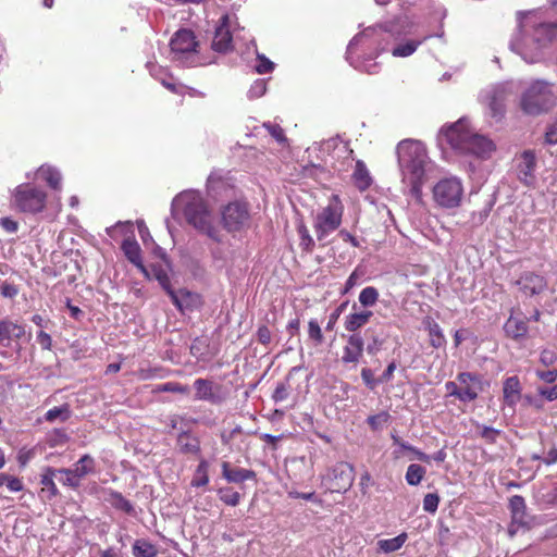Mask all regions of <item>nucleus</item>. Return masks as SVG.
Instances as JSON below:
<instances>
[{
  "label": "nucleus",
  "mask_w": 557,
  "mask_h": 557,
  "mask_svg": "<svg viewBox=\"0 0 557 557\" xmlns=\"http://www.w3.org/2000/svg\"><path fill=\"white\" fill-rule=\"evenodd\" d=\"M411 26L412 22L409 21L407 15L397 16L392 21L370 26L349 41L346 59L358 71L370 75L376 74L379 73L380 64L376 62L371 63L370 61L380 51L384 50V47H381L382 34L387 33L393 36L406 35L410 32Z\"/></svg>",
  "instance_id": "nucleus-1"
},
{
  "label": "nucleus",
  "mask_w": 557,
  "mask_h": 557,
  "mask_svg": "<svg viewBox=\"0 0 557 557\" xmlns=\"http://www.w3.org/2000/svg\"><path fill=\"white\" fill-rule=\"evenodd\" d=\"M531 12H517V29L520 34L530 30L521 40L512 39L509 44L511 51L519 54L527 63L541 62L552 41L557 37V23L532 22Z\"/></svg>",
  "instance_id": "nucleus-2"
},
{
  "label": "nucleus",
  "mask_w": 557,
  "mask_h": 557,
  "mask_svg": "<svg viewBox=\"0 0 557 557\" xmlns=\"http://www.w3.org/2000/svg\"><path fill=\"white\" fill-rule=\"evenodd\" d=\"M398 164L403 180L409 183V194L417 200L422 199V185L429 158L422 143L405 139L397 146Z\"/></svg>",
  "instance_id": "nucleus-3"
},
{
  "label": "nucleus",
  "mask_w": 557,
  "mask_h": 557,
  "mask_svg": "<svg viewBox=\"0 0 557 557\" xmlns=\"http://www.w3.org/2000/svg\"><path fill=\"white\" fill-rule=\"evenodd\" d=\"M440 139L446 143L455 150L465 154H473L485 159L495 149L492 140L485 136L473 133L468 120L460 119L448 127H443L440 132Z\"/></svg>",
  "instance_id": "nucleus-4"
},
{
  "label": "nucleus",
  "mask_w": 557,
  "mask_h": 557,
  "mask_svg": "<svg viewBox=\"0 0 557 557\" xmlns=\"http://www.w3.org/2000/svg\"><path fill=\"white\" fill-rule=\"evenodd\" d=\"M172 209H182L188 224L206 234L212 240L216 243L222 242L221 233L212 225L211 214L200 194L195 191L180 194L173 199Z\"/></svg>",
  "instance_id": "nucleus-5"
},
{
  "label": "nucleus",
  "mask_w": 557,
  "mask_h": 557,
  "mask_svg": "<svg viewBox=\"0 0 557 557\" xmlns=\"http://www.w3.org/2000/svg\"><path fill=\"white\" fill-rule=\"evenodd\" d=\"M555 104V95L550 85L542 79L532 82L521 94L520 108L528 115L548 112Z\"/></svg>",
  "instance_id": "nucleus-6"
},
{
  "label": "nucleus",
  "mask_w": 557,
  "mask_h": 557,
  "mask_svg": "<svg viewBox=\"0 0 557 557\" xmlns=\"http://www.w3.org/2000/svg\"><path fill=\"white\" fill-rule=\"evenodd\" d=\"M47 193L39 186L27 182L17 185L12 191V205L26 214H37L45 210Z\"/></svg>",
  "instance_id": "nucleus-7"
},
{
  "label": "nucleus",
  "mask_w": 557,
  "mask_h": 557,
  "mask_svg": "<svg viewBox=\"0 0 557 557\" xmlns=\"http://www.w3.org/2000/svg\"><path fill=\"white\" fill-rule=\"evenodd\" d=\"M447 396H453L461 403H472L484 389L481 375L472 372H460L456 381L445 383Z\"/></svg>",
  "instance_id": "nucleus-8"
},
{
  "label": "nucleus",
  "mask_w": 557,
  "mask_h": 557,
  "mask_svg": "<svg viewBox=\"0 0 557 557\" xmlns=\"http://www.w3.org/2000/svg\"><path fill=\"white\" fill-rule=\"evenodd\" d=\"M160 283L180 312H193L203 306L202 296L188 287L181 286L180 281H160Z\"/></svg>",
  "instance_id": "nucleus-9"
},
{
  "label": "nucleus",
  "mask_w": 557,
  "mask_h": 557,
  "mask_svg": "<svg viewBox=\"0 0 557 557\" xmlns=\"http://www.w3.org/2000/svg\"><path fill=\"white\" fill-rule=\"evenodd\" d=\"M198 42L190 29H178L170 41L173 60L183 66L197 65L196 53Z\"/></svg>",
  "instance_id": "nucleus-10"
},
{
  "label": "nucleus",
  "mask_w": 557,
  "mask_h": 557,
  "mask_svg": "<svg viewBox=\"0 0 557 557\" xmlns=\"http://www.w3.org/2000/svg\"><path fill=\"white\" fill-rule=\"evenodd\" d=\"M223 227L228 233H242L250 227L251 214L249 203L244 200H234L223 207L221 211Z\"/></svg>",
  "instance_id": "nucleus-11"
},
{
  "label": "nucleus",
  "mask_w": 557,
  "mask_h": 557,
  "mask_svg": "<svg viewBox=\"0 0 557 557\" xmlns=\"http://www.w3.org/2000/svg\"><path fill=\"white\" fill-rule=\"evenodd\" d=\"M463 196V186L457 177H446L438 181L433 187L435 202L446 209L460 206Z\"/></svg>",
  "instance_id": "nucleus-12"
},
{
  "label": "nucleus",
  "mask_w": 557,
  "mask_h": 557,
  "mask_svg": "<svg viewBox=\"0 0 557 557\" xmlns=\"http://www.w3.org/2000/svg\"><path fill=\"white\" fill-rule=\"evenodd\" d=\"M343 209L341 206L329 205L318 213L314 223L317 239L324 240L330 233L337 230L342 222Z\"/></svg>",
  "instance_id": "nucleus-13"
},
{
  "label": "nucleus",
  "mask_w": 557,
  "mask_h": 557,
  "mask_svg": "<svg viewBox=\"0 0 557 557\" xmlns=\"http://www.w3.org/2000/svg\"><path fill=\"white\" fill-rule=\"evenodd\" d=\"M354 479V467L347 462H338L327 475L329 490L332 493H345L352 486Z\"/></svg>",
  "instance_id": "nucleus-14"
},
{
  "label": "nucleus",
  "mask_w": 557,
  "mask_h": 557,
  "mask_svg": "<svg viewBox=\"0 0 557 557\" xmlns=\"http://www.w3.org/2000/svg\"><path fill=\"white\" fill-rule=\"evenodd\" d=\"M364 341L360 333L351 334L347 337L346 344L343 347V355L341 361L344 364L356 366L363 356Z\"/></svg>",
  "instance_id": "nucleus-15"
},
{
  "label": "nucleus",
  "mask_w": 557,
  "mask_h": 557,
  "mask_svg": "<svg viewBox=\"0 0 557 557\" xmlns=\"http://www.w3.org/2000/svg\"><path fill=\"white\" fill-rule=\"evenodd\" d=\"M536 157L534 151L525 150L520 156L517 165L518 180L525 186H532L535 182Z\"/></svg>",
  "instance_id": "nucleus-16"
},
{
  "label": "nucleus",
  "mask_w": 557,
  "mask_h": 557,
  "mask_svg": "<svg viewBox=\"0 0 557 557\" xmlns=\"http://www.w3.org/2000/svg\"><path fill=\"white\" fill-rule=\"evenodd\" d=\"M26 334L25 326L21 323L13 322L10 319L0 321V345L11 347L13 342H17Z\"/></svg>",
  "instance_id": "nucleus-17"
},
{
  "label": "nucleus",
  "mask_w": 557,
  "mask_h": 557,
  "mask_svg": "<svg viewBox=\"0 0 557 557\" xmlns=\"http://www.w3.org/2000/svg\"><path fill=\"white\" fill-rule=\"evenodd\" d=\"M504 332L508 338L520 342L527 338L529 332L528 318L515 315L513 310L504 324Z\"/></svg>",
  "instance_id": "nucleus-18"
},
{
  "label": "nucleus",
  "mask_w": 557,
  "mask_h": 557,
  "mask_svg": "<svg viewBox=\"0 0 557 557\" xmlns=\"http://www.w3.org/2000/svg\"><path fill=\"white\" fill-rule=\"evenodd\" d=\"M227 22H228V16L223 15L221 17L220 25L215 29L214 37H213V40L211 44V47L214 51L225 53L233 49V46H232L233 38H232V34L230 32V28L227 26Z\"/></svg>",
  "instance_id": "nucleus-19"
},
{
  "label": "nucleus",
  "mask_w": 557,
  "mask_h": 557,
  "mask_svg": "<svg viewBox=\"0 0 557 557\" xmlns=\"http://www.w3.org/2000/svg\"><path fill=\"white\" fill-rule=\"evenodd\" d=\"M153 261L149 264L154 278H170L173 274L172 265L165 250L159 246L153 249Z\"/></svg>",
  "instance_id": "nucleus-20"
},
{
  "label": "nucleus",
  "mask_w": 557,
  "mask_h": 557,
  "mask_svg": "<svg viewBox=\"0 0 557 557\" xmlns=\"http://www.w3.org/2000/svg\"><path fill=\"white\" fill-rule=\"evenodd\" d=\"M508 87L506 85H498L493 88L488 95V109L493 117H502L505 113V102L508 97Z\"/></svg>",
  "instance_id": "nucleus-21"
},
{
  "label": "nucleus",
  "mask_w": 557,
  "mask_h": 557,
  "mask_svg": "<svg viewBox=\"0 0 557 557\" xmlns=\"http://www.w3.org/2000/svg\"><path fill=\"white\" fill-rule=\"evenodd\" d=\"M121 248L125 257L140 270V272L146 276V278H150V272L148 270V267L143 263L141 249L138 243L135 239L126 238L123 240Z\"/></svg>",
  "instance_id": "nucleus-22"
},
{
  "label": "nucleus",
  "mask_w": 557,
  "mask_h": 557,
  "mask_svg": "<svg viewBox=\"0 0 557 557\" xmlns=\"http://www.w3.org/2000/svg\"><path fill=\"white\" fill-rule=\"evenodd\" d=\"M222 475L230 483H242L247 480H256L257 473L250 469L231 468L227 461L222 462Z\"/></svg>",
  "instance_id": "nucleus-23"
},
{
  "label": "nucleus",
  "mask_w": 557,
  "mask_h": 557,
  "mask_svg": "<svg viewBox=\"0 0 557 557\" xmlns=\"http://www.w3.org/2000/svg\"><path fill=\"white\" fill-rule=\"evenodd\" d=\"M37 178L47 183V185L53 190H61L62 187V175L61 172L49 164H42L36 171Z\"/></svg>",
  "instance_id": "nucleus-24"
},
{
  "label": "nucleus",
  "mask_w": 557,
  "mask_h": 557,
  "mask_svg": "<svg viewBox=\"0 0 557 557\" xmlns=\"http://www.w3.org/2000/svg\"><path fill=\"white\" fill-rule=\"evenodd\" d=\"M504 401L510 407L516 406L521 396V384L518 376H509L503 384Z\"/></svg>",
  "instance_id": "nucleus-25"
},
{
  "label": "nucleus",
  "mask_w": 557,
  "mask_h": 557,
  "mask_svg": "<svg viewBox=\"0 0 557 557\" xmlns=\"http://www.w3.org/2000/svg\"><path fill=\"white\" fill-rule=\"evenodd\" d=\"M177 446L180 451L187 455L200 454V441L188 431H183L177 436Z\"/></svg>",
  "instance_id": "nucleus-26"
},
{
  "label": "nucleus",
  "mask_w": 557,
  "mask_h": 557,
  "mask_svg": "<svg viewBox=\"0 0 557 557\" xmlns=\"http://www.w3.org/2000/svg\"><path fill=\"white\" fill-rule=\"evenodd\" d=\"M372 315L373 313L370 310L349 313L345 318L344 327L346 331L355 334L370 321Z\"/></svg>",
  "instance_id": "nucleus-27"
},
{
  "label": "nucleus",
  "mask_w": 557,
  "mask_h": 557,
  "mask_svg": "<svg viewBox=\"0 0 557 557\" xmlns=\"http://www.w3.org/2000/svg\"><path fill=\"white\" fill-rule=\"evenodd\" d=\"M170 370L162 367V366H147V367H139L135 372L134 375L139 381H149L153 379H164L169 376Z\"/></svg>",
  "instance_id": "nucleus-28"
},
{
  "label": "nucleus",
  "mask_w": 557,
  "mask_h": 557,
  "mask_svg": "<svg viewBox=\"0 0 557 557\" xmlns=\"http://www.w3.org/2000/svg\"><path fill=\"white\" fill-rule=\"evenodd\" d=\"M509 508H510L511 518H512L511 528H513L515 524L524 525L525 524V521H524L525 508H527L524 498L520 495H513L509 499Z\"/></svg>",
  "instance_id": "nucleus-29"
},
{
  "label": "nucleus",
  "mask_w": 557,
  "mask_h": 557,
  "mask_svg": "<svg viewBox=\"0 0 557 557\" xmlns=\"http://www.w3.org/2000/svg\"><path fill=\"white\" fill-rule=\"evenodd\" d=\"M213 382L210 380L201 377L197 379L194 382V387L196 391L195 399L216 403V397L213 393Z\"/></svg>",
  "instance_id": "nucleus-30"
},
{
  "label": "nucleus",
  "mask_w": 557,
  "mask_h": 557,
  "mask_svg": "<svg viewBox=\"0 0 557 557\" xmlns=\"http://www.w3.org/2000/svg\"><path fill=\"white\" fill-rule=\"evenodd\" d=\"M59 474L58 469L47 467L40 475L41 492H48V498L52 499L59 495V490L54 483V478Z\"/></svg>",
  "instance_id": "nucleus-31"
},
{
  "label": "nucleus",
  "mask_w": 557,
  "mask_h": 557,
  "mask_svg": "<svg viewBox=\"0 0 557 557\" xmlns=\"http://www.w3.org/2000/svg\"><path fill=\"white\" fill-rule=\"evenodd\" d=\"M352 180L360 190H366L371 185L372 178L363 161L358 160L356 162Z\"/></svg>",
  "instance_id": "nucleus-32"
},
{
  "label": "nucleus",
  "mask_w": 557,
  "mask_h": 557,
  "mask_svg": "<svg viewBox=\"0 0 557 557\" xmlns=\"http://www.w3.org/2000/svg\"><path fill=\"white\" fill-rule=\"evenodd\" d=\"M76 476L83 480L85 476L95 473L96 471V461L94 457L88 454L83 455L74 465L72 469Z\"/></svg>",
  "instance_id": "nucleus-33"
},
{
  "label": "nucleus",
  "mask_w": 557,
  "mask_h": 557,
  "mask_svg": "<svg viewBox=\"0 0 557 557\" xmlns=\"http://www.w3.org/2000/svg\"><path fill=\"white\" fill-rule=\"evenodd\" d=\"M431 37H432V35H425L419 40H409L407 42L399 44L393 48L392 54H393V57H396V58L409 57L416 52V50L422 42H424L425 40H428Z\"/></svg>",
  "instance_id": "nucleus-34"
},
{
  "label": "nucleus",
  "mask_w": 557,
  "mask_h": 557,
  "mask_svg": "<svg viewBox=\"0 0 557 557\" xmlns=\"http://www.w3.org/2000/svg\"><path fill=\"white\" fill-rule=\"evenodd\" d=\"M133 555L134 557H156L158 548L149 541L139 539L133 544Z\"/></svg>",
  "instance_id": "nucleus-35"
},
{
  "label": "nucleus",
  "mask_w": 557,
  "mask_h": 557,
  "mask_svg": "<svg viewBox=\"0 0 557 557\" xmlns=\"http://www.w3.org/2000/svg\"><path fill=\"white\" fill-rule=\"evenodd\" d=\"M407 539H408L407 533L403 532L393 539L380 540L377 542V546L382 552H384L386 554L394 553L404 546Z\"/></svg>",
  "instance_id": "nucleus-36"
},
{
  "label": "nucleus",
  "mask_w": 557,
  "mask_h": 557,
  "mask_svg": "<svg viewBox=\"0 0 557 557\" xmlns=\"http://www.w3.org/2000/svg\"><path fill=\"white\" fill-rule=\"evenodd\" d=\"M208 469H209L208 461L205 459H201L199 465L196 468L195 476L191 480V483H190L191 486L201 487V486H206L209 483Z\"/></svg>",
  "instance_id": "nucleus-37"
},
{
  "label": "nucleus",
  "mask_w": 557,
  "mask_h": 557,
  "mask_svg": "<svg viewBox=\"0 0 557 557\" xmlns=\"http://www.w3.org/2000/svg\"><path fill=\"white\" fill-rule=\"evenodd\" d=\"M430 344L434 348H441L446 344V338L436 322H428Z\"/></svg>",
  "instance_id": "nucleus-38"
},
{
  "label": "nucleus",
  "mask_w": 557,
  "mask_h": 557,
  "mask_svg": "<svg viewBox=\"0 0 557 557\" xmlns=\"http://www.w3.org/2000/svg\"><path fill=\"white\" fill-rule=\"evenodd\" d=\"M425 473L426 471L422 466L418 463H411L407 468L405 478L409 485L416 486L421 483Z\"/></svg>",
  "instance_id": "nucleus-39"
},
{
  "label": "nucleus",
  "mask_w": 557,
  "mask_h": 557,
  "mask_svg": "<svg viewBox=\"0 0 557 557\" xmlns=\"http://www.w3.org/2000/svg\"><path fill=\"white\" fill-rule=\"evenodd\" d=\"M151 392H152V394L176 393V394L186 395L189 393V387L187 385H183L178 382H166L163 384L156 385Z\"/></svg>",
  "instance_id": "nucleus-40"
},
{
  "label": "nucleus",
  "mask_w": 557,
  "mask_h": 557,
  "mask_svg": "<svg viewBox=\"0 0 557 557\" xmlns=\"http://www.w3.org/2000/svg\"><path fill=\"white\" fill-rule=\"evenodd\" d=\"M71 417L70 406L64 404L60 407H53L49 409L45 414V420L48 422H54L55 420L66 421Z\"/></svg>",
  "instance_id": "nucleus-41"
},
{
  "label": "nucleus",
  "mask_w": 557,
  "mask_h": 557,
  "mask_svg": "<svg viewBox=\"0 0 557 557\" xmlns=\"http://www.w3.org/2000/svg\"><path fill=\"white\" fill-rule=\"evenodd\" d=\"M392 440L394 444L399 445V447L404 450H408L412 453L416 458L422 462L430 463L431 462V456L426 455L425 453L419 450L414 446L401 441L397 435L392 434Z\"/></svg>",
  "instance_id": "nucleus-42"
},
{
  "label": "nucleus",
  "mask_w": 557,
  "mask_h": 557,
  "mask_svg": "<svg viewBox=\"0 0 557 557\" xmlns=\"http://www.w3.org/2000/svg\"><path fill=\"white\" fill-rule=\"evenodd\" d=\"M219 498L227 506H237L240 502V494L232 487H222L218 491Z\"/></svg>",
  "instance_id": "nucleus-43"
},
{
  "label": "nucleus",
  "mask_w": 557,
  "mask_h": 557,
  "mask_svg": "<svg viewBox=\"0 0 557 557\" xmlns=\"http://www.w3.org/2000/svg\"><path fill=\"white\" fill-rule=\"evenodd\" d=\"M110 502L114 508L120 509L125 513H131L134 510L132 503L126 499L120 492H111Z\"/></svg>",
  "instance_id": "nucleus-44"
},
{
  "label": "nucleus",
  "mask_w": 557,
  "mask_h": 557,
  "mask_svg": "<svg viewBox=\"0 0 557 557\" xmlns=\"http://www.w3.org/2000/svg\"><path fill=\"white\" fill-rule=\"evenodd\" d=\"M13 397V382L7 376L0 375V405Z\"/></svg>",
  "instance_id": "nucleus-45"
},
{
  "label": "nucleus",
  "mask_w": 557,
  "mask_h": 557,
  "mask_svg": "<svg viewBox=\"0 0 557 557\" xmlns=\"http://www.w3.org/2000/svg\"><path fill=\"white\" fill-rule=\"evenodd\" d=\"M297 231L300 237L299 245L302 247L304 250L311 251L314 247V240L309 234V230L307 228V226L304 223H300L298 225Z\"/></svg>",
  "instance_id": "nucleus-46"
},
{
  "label": "nucleus",
  "mask_w": 557,
  "mask_h": 557,
  "mask_svg": "<svg viewBox=\"0 0 557 557\" xmlns=\"http://www.w3.org/2000/svg\"><path fill=\"white\" fill-rule=\"evenodd\" d=\"M60 474H63L65 478L62 480V484L69 486L71 488H78L81 485V479L76 476V473L72 469L61 468L58 469Z\"/></svg>",
  "instance_id": "nucleus-47"
},
{
  "label": "nucleus",
  "mask_w": 557,
  "mask_h": 557,
  "mask_svg": "<svg viewBox=\"0 0 557 557\" xmlns=\"http://www.w3.org/2000/svg\"><path fill=\"white\" fill-rule=\"evenodd\" d=\"M289 389H290V385L287 380L283 381V382H278L276 384V387H275L273 394H272V399L274 400V403L285 401L289 396Z\"/></svg>",
  "instance_id": "nucleus-48"
},
{
  "label": "nucleus",
  "mask_w": 557,
  "mask_h": 557,
  "mask_svg": "<svg viewBox=\"0 0 557 557\" xmlns=\"http://www.w3.org/2000/svg\"><path fill=\"white\" fill-rule=\"evenodd\" d=\"M379 297V293L374 287H366L359 295V301L364 307L373 306Z\"/></svg>",
  "instance_id": "nucleus-49"
},
{
  "label": "nucleus",
  "mask_w": 557,
  "mask_h": 557,
  "mask_svg": "<svg viewBox=\"0 0 557 557\" xmlns=\"http://www.w3.org/2000/svg\"><path fill=\"white\" fill-rule=\"evenodd\" d=\"M479 435L485 441L487 444H494L497 441V437L500 434L499 430H496L486 425H478Z\"/></svg>",
  "instance_id": "nucleus-50"
},
{
  "label": "nucleus",
  "mask_w": 557,
  "mask_h": 557,
  "mask_svg": "<svg viewBox=\"0 0 557 557\" xmlns=\"http://www.w3.org/2000/svg\"><path fill=\"white\" fill-rule=\"evenodd\" d=\"M389 418H391V416H389L388 412L382 411V412H380L377 414H373V416L368 417L367 422H368L369 426L373 431H376L383 424H386L389 421Z\"/></svg>",
  "instance_id": "nucleus-51"
},
{
  "label": "nucleus",
  "mask_w": 557,
  "mask_h": 557,
  "mask_svg": "<svg viewBox=\"0 0 557 557\" xmlns=\"http://www.w3.org/2000/svg\"><path fill=\"white\" fill-rule=\"evenodd\" d=\"M308 335L317 345L323 343L324 337L317 320H310L308 323Z\"/></svg>",
  "instance_id": "nucleus-52"
},
{
  "label": "nucleus",
  "mask_w": 557,
  "mask_h": 557,
  "mask_svg": "<svg viewBox=\"0 0 557 557\" xmlns=\"http://www.w3.org/2000/svg\"><path fill=\"white\" fill-rule=\"evenodd\" d=\"M361 379L369 389H374L379 384H382L380 377H375L373 370L370 368L361 369Z\"/></svg>",
  "instance_id": "nucleus-53"
},
{
  "label": "nucleus",
  "mask_w": 557,
  "mask_h": 557,
  "mask_svg": "<svg viewBox=\"0 0 557 557\" xmlns=\"http://www.w3.org/2000/svg\"><path fill=\"white\" fill-rule=\"evenodd\" d=\"M440 504V496L436 493H429L423 498V510L434 513Z\"/></svg>",
  "instance_id": "nucleus-54"
},
{
  "label": "nucleus",
  "mask_w": 557,
  "mask_h": 557,
  "mask_svg": "<svg viewBox=\"0 0 557 557\" xmlns=\"http://www.w3.org/2000/svg\"><path fill=\"white\" fill-rule=\"evenodd\" d=\"M263 126L268 129V132L277 143L282 144L287 140V138L284 135L283 128L278 124L264 123Z\"/></svg>",
  "instance_id": "nucleus-55"
},
{
  "label": "nucleus",
  "mask_w": 557,
  "mask_h": 557,
  "mask_svg": "<svg viewBox=\"0 0 557 557\" xmlns=\"http://www.w3.org/2000/svg\"><path fill=\"white\" fill-rule=\"evenodd\" d=\"M258 64L256 65V71L259 74L270 73L274 69V63L265 58L263 54H258Z\"/></svg>",
  "instance_id": "nucleus-56"
},
{
  "label": "nucleus",
  "mask_w": 557,
  "mask_h": 557,
  "mask_svg": "<svg viewBox=\"0 0 557 557\" xmlns=\"http://www.w3.org/2000/svg\"><path fill=\"white\" fill-rule=\"evenodd\" d=\"M35 456L34 449L21 448L17 453L16 460L20 467H25Z\"/></svg>",
  "instance_id": "nucleus-57"
},
{
  "label": "nucleus",
  "mask_w": 557,
  "mask_h": 557,
  "mask_svg": "<svg viewBox=\"0 0 557 557\" xmlns=\"http://www.w3.org/2000/svg\"><path fill=\"white\" fill-rule=\"evenodd\" d=\"M556 360L557 354L552 349L545 348L540 354V362L545 367L554 364Z\"/></svg>",
  "instance_id": "nucleus-58"
},
{
  "label": "nucleus",
  "mask_w": 557,
  "mask_h": 557,
  "mask_svg": "<svg viewBox=\"0 0 557 557\" xmlns=\"http://www.w3.org/2000/svg\"><path fill=\"white\" fill-rule=\"evenodd\" d=\"M491 205H488L487 207L483 208L482 210L478 211V212H473L472 213V216H471V223L475 226L478 225H481L484 223V221L487 219V216L490 215V212H491Z\"/></svg>",
  "instance_id": "nucleus-59"
},
{
  "label": "nucleus",
  "mask_w": 557,
  "mask_h": 557,
  "mask_svg": "<svg viewBox=\"0 0 557 557\" xmlns=\"http://www.w3.org/2000/svg\"><path fill=\"white\" fill-rule=\"evenodd\" d=\"M7 488L12 493H18L24 490V482L21 478L11 475L9 476L7 484Z\"/></svg>",
  "instance_id": "nucleus-60"
},
{
  "label": "nucleus",
  "mask_w": 557,
  "mask_h": 557,
  "mask_svg": "<svg viewBox=\"0 0 557 557\" xmlns=\"http://www.w3.org/2000/svg\"><path fill=\"white\" fill-rule=\"evenodd\" d=\"M0 225L7 233L10 234H14L18 230V223L9 216L1 218Z\"/></svg>",
  "instance_id": "nucleus-61"
},
{
  "label": "nucleus",
  "mask_w": 557,
  "mask_h": 557,
  "mask_svg": "<svg viewBox=\"0 0 557 557\" xmlns=\"http://www.w3.org/2000/svg\"><path fill=\"white\" fill-rule=\"evenodd\" d=\"M272 334L268 326L261 325L257 331V339L262 345H269L271 343Z\"/></svg>",
  "instance_id": "nucleus-62"
},
{
  "label": "nucleus",
  "mask_w": 557,
  "mask_h": 557,
  "mask_svg": "<svg viewBox=\"0 0 557 557\" xmlns=\"http://www.w3.org/2000/svg\"><path fill=\"white\" fill-rule=\"evenodd\" d=\"M545 143L548 145L557 144V120L547 128Z\"/></svg>",
  "instance_id": "nucleus-63"
},
{
  "label": "nucleus",
  "mask_w": 557,
  "mask_h": 557,
  "mask_svg": "<svg viewBox=\"0 0 557 557\" xmlns=\"http://www.w3.org/2000/svg\"><path fill=\"white\" fill-rule=\"evenodd\" d=\"M542 499L547 505L557 506V484L544 493Z\"/></svg>",
  "instance_id": "nucleus-64"
}]
</instances>
